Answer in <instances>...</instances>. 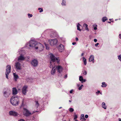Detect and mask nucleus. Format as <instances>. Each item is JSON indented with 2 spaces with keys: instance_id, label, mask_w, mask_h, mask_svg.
<instances>
[{
  "instance_id": "obj_35",
  "label": "nucleus",
  "mask_w": 121,
  "mask_h": 121,
  "mask_svg": "<svg viewBox=\"0 0 121 121\" xmlns=\"http://www.w3.org/2000/svg\"><path fill=\"white\" fill-rule=\"evenodd\" d=\"M69 111L71 112H73L74 111V109L72 108H70L69 109Z\"/></svg>"
},
{
  "instance_id": "obj_39",
  "label": "nucleus",
  "mask_w": 121,
  "mask_h": 121,
  "mask_svg": "<svg viewBox=\"0 0 121 121\" xmlns=\"http://www.w3.org/2000/svg\"><path fill=\"white\" fill-rule=\"evenodd\" d=\"M86 80L85 79H83L82 81V83H83L84 82H85L86 81Z\"/></svg>"
},
{
  "instance_id": "obj_16",
  "label": "nucleus",
  "mask_w": 121,
  "mask_h": 121,
  "mask_svg": "<svg viewBox=\"0 0 121 121\" xmlns=\"http://www.w3.org/2000/svg\"><path fill=\"white\" fill-rule=\"evenodd\" d=\"M18 52L20 55H22L23 56L25 54V51L23 50L22 48L19 49V50Z\"/></svg>"
},
{
  "instance_id": "obj_29",
  "label": "nucleus",
  "mask_w": 121,
  "mask_h": 121,
  "mask_svg": "<svg viewBox=\"0 0 121 121\" xmlns=\"http://www.w3.org/2000/svg\"><path fill=\"white\" fill-rule=\"evenodd\" d=\"M35 102V106L37 108L39 106V104L38 103V102L37 101H36Z\"/></svg>"
},
{
  "instance_id": "obj_2",
  "label": "nucleus",
  "mask_w": 121,
  "mask_h": 121,
  "mask_svg": "<svg viewBox=\"0 0 121 121\" xmlns=\"http://www.w3.org/2000/svg\"><path fill=\"white\" fill-rule=\"evenodd\" d=\"M51 61L50 63L49 67L50 68H52L54 67H56V66L55 64V63L56 61L58 64H59L60 61V59L59 57H56L52 53L50 54Z\"/></svg>"
},
{
  "instance_id": "obj_9",
  "label": "nucleus",
  "mask_w": 121,
  "mask_h": 121,
  "mask_svg": "<svg viewBox=\"0 0 121 121\" xmlns=\"http://www.w3.org/2000/svg\"><path fill=\"white\" fill-rule=\"evenodd\" d=\"M9 115L14 117H17L19 114L13 110H11L9 112Z\"/></svg>"
},
{
  "instance_id": "obj_30",
  "label": "nucleus",
  "mask_w": 121,
  "mask_h": 121,
  "mask_svg": "<svg viewBox=\"0 0 121 121\" xmlns=\"http://www.w3.org/2000/svg\"><path fill=\"white\" fill-rule=\"evenodd\" d=\"M38 10H39V12L40 13H41V12H42L43 11V9L42 8H39L38 9Z\"/></svg>"
},
{
  "instance_id": "obj_54",
  "label": "nucleus",
  "mask_w": 121,
  "mask_h": 121,
  "mask_svg": "<svg viewBox=\"0 0 121 121\" xmlns=\"http://www.w3.org/2000/svg\"><path fill=\"white\" fill-rule=\"evenodd\" d=\"M119 121H121V119L120 118L119 119Z\"/></svg>"
},
{
  "instance_id": "obj_60",
  "label": "nucleus",
  "mask_w": 121,
  "mask_h": 121,
  "mask_svg": "<svg viewBox=\"0 0 121 121\" xmlns=\"http://www.w3.org/2000/svg\"><path fill=\"white\" fill-rule=\"evenodd\" d=\"M61 108V107H60V108H59V109H60V108Z\"/></svg>"
},
{
  "instance_id": "obj_10",
  "label": "nucleus",
  "mask_w": 121,
  "mask_h": 121,
  "mask_svg": "<svg viewBox=\"0 0 121 121\" xmlns=\"http://www.w3.org/2000/svg\"><path fill=\"white\" fill-rule=\"evenodd\" d=\"M23 114L25 116H28L31 114V113L26 108H23Z\"/></svg>"
},
{
  "instance_id": "obj_28",
  "label": "nucleus",
  "mask_w": 121,
  "mask_h": 121,
  "mask_svg": "<svg viewBox=\"0 0 121 121\" xmlns=\"http://www.w3.org/2000/svg\"><path fill=\"white\" fill-rule=\"evenodd\" d=\"M83 77L82 76H80L79 77V80L82 82V81L83 80Z\"/></svg>"
},
{
  "instance_id": "obj_56",
  "label": "nucleus",
  "mask_w": 121,
  "mask_h": 121,
  "mask_svg": "<svg viewBox=\"0 0 121 121\" xmlns=\"http://www.w3.org/2000/svg\"><path fill=\"white\" fill-rule=\"evenodd\" d=\"M69 102H71L72 101H71V100H69Z\"/></svg>"
},
{
  "instance_id": "obj_34",
  "label": "nucleus",
  "mask_w": 121,
  "mask_h": 121,
  "mask_svg": "<svg viewBox=\"0 0 121 121\" xmlns=\"http://www.w3.org/2000/svg\"><path fill=\"white\" fill-rule=\"evenodd\" d=\"M28 17L29 18H30V17H32L33 15L32 14H30L29 13H28Z\"/></svg>"
},
{
  "instance_id": "obj_26",
  "label": "nucleus",
  "mask_w": 121,
  "mask_h": 121,
  "mask_svg": "<svg viewBox=\"0 0 121 121\" xmlns=\"http://www.w3.org/2000/svg\"><path fill=\"white\" fill-rule=\"evenodd\" d=\"M108 19L106 17H103L102 19V21L103 22H104L106 21Z\"/></svg>"
},
{
  "instance_id": "obj_53",
  "label": "nucleus",
  "mask_w": 121,
  "mask_h": 121,
  "mask_svg": "<svg viewBox=\"0 0 121 121\" xmlns=\"http://www.w3.org/2000/svg\"><path fill=\"white\" fill-rule=\"evenodd\" d=\"M84 55V53H82L81 55V56H83Z\"/></svg>"
},
{
  "instance_id": "obj_47",
  "label": "nucleus",
  "mask_w": 121,
  "mask_h": 121,
  "mask_svg": "<svg viewBox=\"0 0 121 121\" xmlns=\"http://www.w3.org/2000/svg\"><path fill=\"white\" fill-rule=\"evenodd\" d=\"M18 121H25L23 119H21L19 120Z\"/></svg>"
},
{
  "instance_id": "obj_23",
  "label": "nucleus",
  "mask_w": 121,
  "mask_h": 121,
  "mask_svg": "<svg viewBox=\"0 0 121 121\" xmlns=\"http://www.w3.org/2000/svg\"><path fill=\"white\" fill-rule=\"evenodd\" d=\"M61 4L63 6H65L66 5V1L65 0H62Z\"/></svg>"
},
{
  "instance_id": "obj_22",
  "label": "nucleus",
  "mask_w": 121,
  "mask_h": 121,
  "mask_svg": "<svg viewBox=\"0 0 121 121\" xmlns=\"http://www.w3.org/2000/svg\"><path fill=\"white\" fill-rule=\"evenodd\" d=\"M83 26L85 27V29L87 31L89 30V29L88 28V25L86 24H83Z\"/></svg>"
},
{
  "instance_id": "obj_57",
  "label": "nucleus",
  "mask_w": 121,
  "mask_h": 121,
  "mask_svg": "<svg viewBox=\"0 0 121 121\" xmlns=\"http://www.w3.org/2000/svg\"><path fill=\"white\" fill-rule=\"evenodd\" d=\"M74 121H78V120H77L76 119Z\"/></svg>"
},
{
  "instance_id": "obj_20",
  "label": "nucleus",
  "mask_w": 121,
  "mask_h": 121,
  "mask_svg": "<svg viewBox=\"0 0 121 121\" xmlns=\"http://www.w3.org/2000/svg\"><path fill=\"white\" fill-rule=\"evenodd\" d=\"M102 107L104 108V109H106V108L107 107L105 105V103L103 102L102 103Z\"/></svg>"
},
{
  "instance_id": "obj_49",
  "label": "nucleus",
  "mask_w": 121,
  "mask_h": 121,
  "mask_svg": "<svg viewBox=\"0 0 121 121\" xmlns=\"http://www.w3.org/2000/svg\"><path fill=\"white\" fill-rule=\"evenodd\" d=\"M76 43V42H74L72 43V44L73 45H74Z\"/></svg>"
},
{
  "instance_id": "obj_12",
  "label": "nucleus",
  "mask_w": 121,
  "mask_h": 121,
  "mask_svg": "<svg viewBox=\"0 0 121 121\" xmlns=\"http://www.w3.org/2000/svg\"><path fill=\"white\" fill-rule=\"evenodd\" d=\"M28 86L26 85L24 86L22 89V92L23 94L26 95L27 91Z\"/></svg>"
},
{
  "instance_id": "obj_48",
  "label": "nucleus",
  "mask_w": 121,
  "mask_h": 121,
  "mask_svg": "<svg viewBox=\"0 0 121 121\" xmlns=\"http://www.w3.org/2000/svg\"><path fill=\"white\" fill-rule=\"evenodd\" d=\"M94 30H96L97 29V28L96 27H94Z\"/></svg>"
},
{
  "instance_id": "obj_44",
  "label": "nucleus",
  "mask_w": 121,
  "mask_h": 121,
  "mask_svg": "<svg viewBox=\"0 0 121 121\" xmlns=\"http://www.w3.org/2000/svg\"><path fill=\"white\" fill-rule=\"evenodd\" d=\"M119 38H120V39H121V34H120L119 35Z\"/></svg>"
},
{
  "instance_id": "obj_43",
  "label": "nucleus",
  "mask_w": 121,
  "mask_h": 121,
  "mask_svg": "<svg viewBox=\"0 0 121 121\" xmlns=\"http://www.w3.org/2000/svg\"><path fill=\"white\" fill-rule=\"evenodd\" d=\"M81 117H84V115L83 114H82L81 115Z\"/></svg>"
},
{
  "instance_id": "obj_61",
  "label": "nucleus",
  "mask_w": 121,
  "mask_h": 121,
  "mask_svg": "<svg viewBox=\"0 0 121 121\" xmlns=\"http://www.w3.org/2000/svg\"><path fill=\"white\" fill-rule=\"evenodd\" d=\"M117 19H116L115 20V21H117Z\"/></svg>"
},
{
  "instance_id": "obj_40",
  "label": "nucleus",
  "mask_w": 121,
  "mask_h": 121,
  "mask_svg": "<svg viewBox=\"0 0 121 121\" xmlns=\"http://www.w3.org/2000/svg\"><path fill=\"white\" fill-rule=\"evenodd\" d=\"M73 91V89H72L71 90L69 91V92L70 93L72 94V93Z\"/></svg>"
},
{
  "instance_id": "obj_46",
  "label": "nucleus",
  "mask_w": 121,
  "mask_h": 121,
  "mask_svg": "<svg viewBox=\"0 0 121 121\" xmlns=\"http://www.w3.org/2000/svg\"><path fill=\"white\" fill-rule=\"evenodd\" d=\"M100 92V91H98L97 92H96V93L98 94Z\"/></svg>"
},
{
  "instance_id": "obj_11",
  "label": "nucleus",
  "mask_w": 121,
  "mask_h": 121,
  "mask_svg": "<svg viewBox=\"0 0 121 121\" xmlns=\"http://www.w3.org/2000/svg\"><path fill=\"white\" fill-rule=\"evenodd\" d=\"M31 65L34 67H36L38 66V61L36 59H34L31 62Z\"/></svg>"
},
{
  "instance_id": "obj_15",
  "label": "nucleus",
  "mask_w": 121,
  "mask_h": 121,
  "mask_svg": "<svg viewBox=\"0 0 121 121\" xmlns=\"http://www.w3.org/2000/svg\"><path fill=\"white\" fill-rule=\"evenodd\" d=\"M94 57L93 55H91L90 56L89 59V61L90 62H92L93 63L95 62Z\"/></svg>"
},
{
  "instance_id": "obj_38",
  "label": "nucleus",
  "mask_w": 121,
  "mask_h": 121,
  "mask_svg": "<svg viewBox=\"0 0 121 121\" xmlns=\"http://www.w3.org/2000/svg\"><path fill=\"white\" fill-rule=\"evenodd\" d=\"M49 30H46L44 31V32L45 33H47L48 32Z\"/></svg>"
},
{
  "instance_id": "obj_41",
  "label": "nucleus",
  "mask_w": 121,
  "mask_h": 121,
  "mask_svg": "<svg viewBox=\"0 0 121 121\" xmlns=\"http://www.w3.org/2000/svg\"><path fill=\"white\" fill-rule=\"evenodd\" d=\"M88 117V115H86L85 116V117L86 118H87Z\"/></svg>"
},
{
  "instance_id": "obj_6",
  "label": "nucleus",
  "mask_w": 121,
  "mask_h": 121,
  "mask_svg": "<svg viewBox=\"0 0 121 121\" xmlns=\"http://www.w3.org/2000/svg\"><path fill=\"white\" fill-rule=\"evenodd\" d=\"M11 67L10 65H8L6 67V71L5 73L6 77V78L8 79V76L9 73L10 72Z\"/></svg>"
},
{
  "instance_id": "obj_18",
  "label": "nucleus",
  "mask_w": 121,
  "mask_h": 121,
  "mask_svg": "<svg viewBox=\"0 0 121 121\" xmlns=\"http://www.w3.org/2000/svg\"><path fill=\"white\" fill-rule=\"evenodd\" d=\"M13 76L14 80L15 81H17V79L18 78V75L15 73H13Z\"/></svg>"
},
{
  "instance_id": "obj_37",
  "label": "nucleus",
  "mask_w": 121,
  "mask_h": 121,
  "mask_svg": "<svg viewBox=\"0 0 121 121\" xmlns=\"http://www.w3.org/2000/svg\"><path fill=\"white\" fill-rule=\"evenodd\" d=\"M78 117L76 115H74V120H76L77 119V118Z\"/></svg>"
},
{
  "instance_id": "obj_51",
  "label": "nucleus",
  "mask_w": 121,
  "mask_h": 121,
  "mask_svg": "<svg viewBox=\"0 0 121 121\" xmlns=\"http://www.w3.org/2000/svg\"><path fill=\"white\" fill-rule=\"evenodd\" d=\"M67 75H65V77L64 78H67Z\"/></svg>"
},
{
  "instance_id": "obj_32",
  "label": "nucleus",
  "mask_w": 121,
  "mask_h": 121,
  "mask_svg": "<svg viewBox=\"0 0 121 121\" xmlns=\"http://www.w3.org/2000/svg\"><path fill=\"white\" fill-rule=\"evenodd\" d=\"M80 120L82 121H85L86 120V119L84 118V117H81Z\"/></svg>"
},
{
  "instance_id": "obj_25",
  "label": "nucleus",
  "mask_w": 121,
  "mask_h": 121,
  "mask_svg": "<svg viewBox=\"0 0 121 121\" xmlns=\"http://www.w3.org/2000/svg\"><path fill=\"white\" fill-rule=\"evenodd\" d=\"M102 85L101 86L103 87H105L107 86V85L104 82H103L102 83Z\"/></svg>"
},
{
  "instance_id": "obj_62",
  "label": "nucleus",
  "mask_w": 121,
  "mask_h": 121,
  "mask_svg": "<svg viewBox=\"0 0 121 121\" xmlns=\"http://www.w3.org/2000/svg\"><path fill=\"white\" fill-rule=\"evenodd\" d=\"M111 20V19H109V20Z\"/></svg>"
},
{
  "instance_id": "obj_42",
  "label": "nucleus",
  "mask_w": 121,
  "mask_h": 121,
  "mask_svg": "<svg viewBox=\"0 0 121 121\" xmlns=\"http://www.w3.org/2000/svg\"><path fill=\"white\" fill-rule=\"evenodd\" d=\"M99 44V43H97L96 44H95V46L97 47L98 46V45Z\"/></svg>"
},
{
  "instance_id": "obj_45",
  "label": "nucleus",
  "mask_w": 121,
  "mask_h": 121,
  "mask_svg": "<svg viewBox=\"0 0 121 121\" xmlns=\"http://www.w3.org/2000/svg\"><path fill=\"white\" fill-rule=\"evenodd\" d=\"M94 40L95 42H96L97 41V40L96 39H94Z\"/></svg>"
},
{
  "instance_id": "obj_27",
  "label": "nucleus",
  "mask_w": 121,
  "mask_h": 121,
  "mask_svg": "<svg viewBox=\"0 0 121 121\" xmlns=\"http://www.w3.org/2000/svg\"><path fill=\"white\" fill-rule=\"evenodd\" d=\"M45 43V45L46 47V49H49V45L45 43Z\"/></svg>"
},
{
  "instance_id": "obj_59",
  "label": "nucleus",
  "mask_w": 121,
  "mask_h": 121,
  "mask_svg": "<svg viewBox=\"0 0 121 121\" xmlns=\"http://www.w3.org/2000/svg\"><path fill=\"white\" fill-rule=\"evenodd\" d=\"M27 58H28V59H29V57H28Z\"/></svg>"
},
{
  "instance_id": "obj_55",
  "label": "nucleus",
  "mask_w": 121,
  "mask_h": 121,
  "mask_svg": "<svg viewBox=\"0 0 121 121\" xmlns=\"http://www.w3.org/2000/svg\"><path fill=\"white\" fill-rule=\"evenodd\" d=\"M23 105V102H22L21 106H22Z\"/></svg>"
},
{
  "instance_id": "obj_5",
  "label": "nucleus",
  "mask_w": 121,
  "mask_h": 121,
  "mask_svg": "<svg viewBox=\"0 0 121 121\" xmlns=\"http://www.w3.org/2000/svg\"><path fill=\"white\" fill-rule=\"evenodd\" d=\"M57 72L59 74H60L59 76L61 77L62 76L61 73H62L63 68V67L60 65H57L56 67Z\"/></svg>"
},
{
  "instance_id": "obj_1",
  "label": "nucleus",
  "mask_w": 121,
  "mask_h": 121,
  "mask_svg": "<svg viewBox=\"0 0 121 121\" xmlns=\"http://www.w3.org/2000/svg\"><path fill=\"white\" fill-rule=\"evenodd\" d=\"M27 47H30L32 48H34L35 51L37 52H40L42 51L44 48V46L40 43H37L34 39H31L26 44Z\"/></svg>"
},
{
  "instance_id": "obj_52",
  "label": "nucleus",
  "mask_w": 121,
  "mask_h": 121,
  "mask_svg": "<svg viewBox=\"0 0 121 121\" xmlns=\"http://www.w3.org/2000/svg\"><path fill=\"white\" fill-rule=\"evenodd\" d=\"M80 84H77V86L78 87H79L80 86Z\"/></svg>"
},
{
  "instance_id": "obj_36",
  "label": "nucleus",
  "mask_w": 121,
  "mask_h": 121,
  "mask_svg": "<svg viewBox=\"0 0 121 121\" xmlns=\"http://www.w3.org/2000/svg\"><path fill=\"white\" fill-rule=\"evenodd\" d=\"M87 72L86 71L84 70L83 72V74L84 75H86L87 74Z\"/></svg>"
},
{
  "instance_id": "obj_50",
  "label": "nucleus",
  "mask_w": 121,
  "mask_h": 121,
  "mask_svg": "<svg viewBox=\"0 0 121 121\" xmlns=\"http://www.w3.org/2000/svg\"><path fill=\"white\" fill-rule=\"evenodd\" d=\"M78 40V38L77 37L76 38V41H77Z\"/></svg>"
},
{
  "instance_id": "obj_13",
  "label": "nucleus",
  "mask_w": 121,
  "mask_h": 121,
  "mask_svg": "<svg viewBox=\"0 0 121 121\" xmlns=\"http://www.w3.org/2000/svg\"><path fill=\"white\" fill-rule=\"evenodd\" d=\"M25 57L23 55H20L18 57L17 60L18 62H21L25 59Z\"/></svg>"
},
{
  "instance_id": "obj_31",
  "label": "nucleus",
  "mask_w": 121,
  "mask_h": 121,
  "mask_svg": "<svg viewBox=\"0 0 121 121\" xmlns=\"http://www.w3.org/2000/svg\"><path fill=\"white\" fill-rule=\"evenodd\" d=\"M118 59L121 61V54L120 55L117 56Z\"/></svg>"
},
{
  "instance_id": "obj_14",
  "label": "nucleus",
  "mask_w": 121,
  "mask_h": 121,
  "mask_svg": "<svg viewBox=\"0 0 121 121\" xmlns=\"http://www.w3.org/2000/svg\"><path fill=\"white\" fill-rule=\"evenodd\" d=\"M58 49L60 52H62L64 50V46L62 44H60L58 47Z\"/></svg>"
},
{
  "instance_id": "obj_3",
  "label": "nucleus",
  "mask_w": 121,
  "mask_h": 121,
  "mask_svg": "<svg viewBox=\"0 0 121 121\" xmlns=\"http://www.w3.org/2000/svg\"><path fill=\"white\" fill-rule=\"evenodd\" d=\"M19 98L18 96H12L10 99L11 103L13 105H17L18 104Z\"/></svg>"
},
{
  "instance_id": "obj_17",
  "label": "nucleus",
  "mask_w": 121,
  "mask_h": 121,
  "mask_svg": "<svg viewBox=\"0 0 121 121\" xmlns=\"http://www.w3.org/2000/svg\"><path fill=\"white\" fill-rule=\"evenodd\" d=\"M56 67H54L52 68L51 71V73L52 75H54L56 71Z\"/></svg>"
},
{
  "instance_id": "obj_8",
  "label": "nucleus",
  "mask_w": 121,
  "mask_h": 121,
  "mask_svg": "<svg viewBox=\"0 0 121 121\" xmlns=\"http://www.w3.org/2000/svg\"><path fill=\"white\" fill-rule=\"evenodd\" d=\"M11 93V91L9 90H7L6 91H4L3 92V94L4 96L5 97H8Z\"/></svg>"
},
{
  "instance_id": "obj_21",
  "label": "nucleus",
  "mask_w": 121,
  "mask_h": 121,
  "mask_svg": "<svg viewBox=\"0 0 121 121\" xmlns=\"http://www.w3.org/2000/svg\"><path fill=\"white\" fill-rule=\"evenodd\" d=\"M83 60V61L84 64L85 65H86V60L84 57H82Z\"/></svg>"
},
{
  "instance_id": "obj_19",
  "label": "nucleus",
  "mask_w": 121,
  "mask_h": 121,
  "mask_svg": "<svg viewBox=\"0 0 121 121\" xmlns=\"http://www.w3.org/2000/svg\"><path fill=\"white\" fill-rule=\"evenodd\" d=\"M12 93L13 95H16L17 93V91L15 88H13Z\"/></svg>"
},
{
  "instance_id": "obj_4",
  "label": "nucleus",
  "mask_w": 121,
  "mask_h": 121,
  "mask_svg": "<svg viewBox=\"0 0 121 121\" xmlns=\"http://www.w3.org/2000/svg\"><path fill=\"white\" fill-rule=\"evenodd\" d=\"M48 41L50 45L52 46L56 45L58 42V40L56 39H49Z\"/></svg>"
},
{
  "instance_id": "obj_58",
  "label": "nucleus",
  "mask_w": 121,
  "mask_h": 121,
  "mask_svg": "<svg viewBox=\"0 0 121 121\" xmlns=\"http://www.w3.org/2000/svg\"><path fill=\"white\" fill-rule=\"evenodd\" d=\"M108 23H111V22H108Z\"/></svg>"
},
{
  "instance_id": "obj_33",
  "label": "nucleus",
  "mask_w": 121,
  "mask_h": 121,
  "mask_svg": "<svg viewBox=\"0 0 121 121\" xmlns=\"http://www.w3.org/2000/svg\"><path fill=\"white\" fill-rule=\"evenodd\" d=\"M83 85L82 84L81 85V86H80L79 88H78V90H81L82 88V87H83Z\"/></svg>"
},
{
  "instance_id": "obj_7",
  "label": "nucleus",
  "mask_w": 121,
  "mask_h": 121,
  "mask_svg": "<svg viewBox=\"0 0 121 121\" xmlns=\"http://www.w3.org/2000/svg\"><path fill=\"white\" fill-rule=\"evenodd\" d=\"M15 66L16 70L17 71L21 70L22 68V65L18 61L15 63Z\"/></svg>"
},
{
  "instance_id": "obj_24",
  "label": "nucleus",
  "mask_w": 121,
  "mask_h": 121,
  "mask_svg": "<svg viewBox=\"0 0 121 121\" xmlns=\"http://www.w3.org/2000/svg\"><path fill=\"white\" fill-rule=\"evenodd\" d=\"M81 26L80 25L79 23H78L77 25V30L81 31V30L79 28V26Z\"/></svg>"
}]
</instances>
